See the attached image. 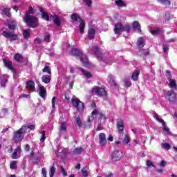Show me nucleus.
Instances as JSON below:
<instances>
[{"instance_id":"f257e3e1","label":"nucleus","mask_w":177,"mask_h":177,"mask_svg":"<svg viewBox=\"0 0 177 177\" xmlns=\"http://www.w3.org/2000/svg\"><path fill=\"white\" fill-rule=\"evenodd\" d=\"M71 53L74 56L79 57L80 62L84 64L85 67H92V63L89 62L86 55L82 54V51L80 50L78 48H72Z\"/></svg>"},{"instance_id":"f03ea898","label":"nucleus","mask_w":177,"mask_h":177,"mask_svg":"<svg viewBox=\"0 0 177 177\" xmlns=\"http://www.w3.org/2000/svg\"><path fill=\"white\" fill-rule=\"evenodd\" d=\"M91 53H93V55H95L98 60H100V62H104L107 64H111V62H110V60H107L104 58V57H103V54H102L97 46H95L92 48Z\"/></svg>"},{"instance_id":"7ed1b4c3","label":"nucleus","mask_w":177,"mask_h":177,"mask_svg":"<svg viewBox=\"0 0 177 177\" xmlns=\"http://www.w3.org/2000/svg\"><path fill=\"white\" fill-rule=\"evenodd\" d=\"M71 19L73 22H75V21L80 22L79 25V30L81 34H84V30H85V21L82 19H81V17H80L78 14L74 13L71 15Z\"/></svg>"},{"instance_id":"20e7f679","label":"nucleus","mask_w":177,"mask_h":177,"mask_svg":"<svg viewBox=\"0 0 177 177\" xmlns=\"http://www.w3.org/2000/svg\"><path fill=\"white\" fill-rule=\"evenodd\" d=\"M26 129H27V127L26 126H22L20 129L14 133L15 142L17 143L23 140L24 138V133H26Z\"/></svg>"},{"instance_id":"39448f33","label":"nucleus","mask_w":177,"mask_h":177,"mask_svg":"<svg viewBox=\"0 0 177 177\" xmlns=\"http://www.w3.org/2000/svg\"><path fill=\"white\" fill-rule=\"evenodd\" d=\"M24 21L26 23L28 27H31L32 28L38 27V24H39L38 22V18L35 17H25L24 18Z\"/></svg>"},{"instance_id":"423d86ee","label":"nucleus","mask_w":177,"mask_h":177,"mask_svg":"<svg viewBox=\"0 0 177 177\" xmlns=\"http://www.w3.org/2000/svg\"><path fill=\"white\" fill-rule=\"evenodd\" d=\"M73 106L75 107L77 111L79 113H82L84 111V109H85V106L84 105V102H81L78 98H73L71 99Z\"/></svg>"},{"instance_id":"0eeeda50","label":"nucleus","mask_w":177,"mask_h":177,"mask_svg":"<svg viewBox=\"0 0 177 177\" xmlns=\"http://www.w3.org/2000/svg\"><path fill=\"white\" fill-rule=\"evenodd\" d=\"M153 117L155 118V120H156V121H158V122L162 124V127H163V131L166 133V135H169V129L167 127L164 120H162V118H160V116L158 115V114L157 113H153Z\"/></svg>"},{"instance_id":"6e6552de","label":"nucleus","mask_w":177,"mask_h":177,"mask_svg":"<svg viewBox=\"0 0 177 177\" xmlns=\"http://www.w3.org/2000/svg\"><path fill=\"white\" fill-rule=\"evenodd\" d=\"M2 35L10 39V41H17V39H19V35L12 32L3 31L2 32Z\"/></svg>"},{"instance_id":"1a4fd4ad","label":"nucleus","mask_w":177,"mask_h":177,"mask_svg":"<svg viewBox=\"0 0 177 177\" xmlns=\"http://www.w3.org/2000/svg\"><path fill=\"white\" fill-rule=\"evenodd\" d=\"M93 115H96L97 118H100V120H104V118H106V115H103L102 113H100L97 110L95 109L92 112V115L90 116L88 119V122L93 121Z\"/></svg>"},{"instance_id":"9d476101","label":"nucleus","mask_w":177,"mask_h":177,"mask_svg":"<svg viewBox=\"0 0 177 177\" xmlns=\"http://www.w3.org/2000/svg\"><path fill=\"white\" fill-rule=\"evenodd\" d=\"M165 96L169 99V103H175L176 102V94L174 91H167L165 93Z\"/></svg>"},{"instance_id":"9b49d317","label":"nucleus","mask_w":177,"mask_h":177,"mask_svg":"<svg viewBox=\"0 0 177 177\" xmlns=\"http://www.w3.org/2000/svg\"><path fill=\"white\" fill-rule=\"evenodd\" d=\"M92 91L95 93V95H97L98 96H104L106 95V90L103 88H100L99 86H94L92 88Z\"/></svg>"},{"instance_id":"f8f14e48","label":"nucleus","mask_w":177,"mask_h":177,"mask_svg":"<svg viewBox=\"0 0 177 177\" xmlns=\"http://www.w3.org/2000/svg\"><path fill=\"white\" fill-rule=\"evenodd\" d=\"M122 157V151H115L111 154V158L113 161H119Z\"/></svg>"},{"instance_id":"ddd939ff","label":"nucleus","mask_w":177,"mask_h":177,"mask_svg":"<svg viewBox=\"0 0 177 177\" xmlns=\"http://www.w3.org/2000/svg\"><path fill=\"white\" fill-rule=\"evenodd\" d=\"M99 138V145L100 146L104 147L107 145V140L106 139V134L101 133L98 136Z\"/></svg>"},{"instance_id":"4468645a","label":"nucleus","mask_w":177,"mask_h":177,"mask_svg":"<svg viewBox=\"0 0 177 177\" xmlns=\"http://www.w3.org/2000/svg\"><path fill=\"white\" fill-rule=\"evenodd\" d=\"M38 88L39 89L37 90V92L39 93V96L43 99H45V97H46V89L41 84H38Z\"/></svg>"},{"instance_id":"2eb2a0df","label":"nucleus","mask_w":177,"mask_h":177,"mask_svg":"<svg viewBox=\"0 0 177 177\" xmlns=\"http://www.w3.org/2000/svg\"><path fill=\"white\" fill-rule=\"evenodd\" d=\"M20 153H21V147L18 146L11 156L12 160H17L19 156H20Z\"/></svg>"},{"instance_id":"dca6fc26","label":"nucleus","mask_w":177,"mask_h":177,"mask_svg":"<svg viewBox=\"0 0 177 177\" xmlns=\"http://www.w3.org/2000/svg\"><path fill=\"white\" fill-rule=\"evenodd\" d=\"M122 31H125V27L124 26H122L121 24H115V34H120V32H122Z\"/></svg>"},{"instance_id":"f3484780","label":"nucleus","mask_w":177,"mask_h":177,"mask_svg":"<svg viewBox=\"0 0 177 177\" xmlns=\"http://www.w3.org/2000/svg\"><path fill=\"white\" fill-rule=\"evenodd\" d=\"M26 89H28V91L35 92V82L32 80H29L26 82Z\"/></svg>"},{"instance_id":"a211bd4d","label":"nucleus","mask_w":177,"mask_h":177,"mask_svg":"<svg viewBox=\"0 0 177 177\" xmlns=\"http://www.w3.org/2000/svg\"><path fill=\"white\" fill-rule=\"evenodd\" d=\"M3 63H4L5 67L8 68V70H11V71H12V73L15 72V69L13 68V66H12V62H10V60H8V59H3Z\"/></svg>"},{"instance_id":"6ab92c4d","label":"nucleus","mask_w":177,"mask_h":177,"mask_svg":"<svg viewBox=\"0 0 177 177\" xmlns=\"http://www.w3.org/2000/svg\"><path fill=\"white\" fill-rule=\"evenodd\" d=\"M124 121L122 120H119L117 122V129L118 130V131L120 132V133H121V132H122V131H124Z\"/></svg>"},{"instance_id":"aec40b11","label":"nucleus","mask_w":177,"mask_h":177,"mask_svg":"<svg viewBox=\"0 0 177 177\" xmlns=\"http://www.w3.org/2000/svg\"><path fill=\"white\" fill-rule=\"evenodd\" d=\"M133 28L136 32H140V24H139V22L137 21H135L133 23Z\"/></svg>"},{"instance_id":"412c9836","label":"nucleus","mask_w":177,"mask_h":177,"mask_svg":"<svg viewBox=\"0 0 177 177\" xmlns=\"http://www.w3.org/2000/svg\"><path fill=\"white\" fill-rule=\"evenodd\" d=\"M108 81L109 82L111 86L113 88H117V83L115 82H114V77H113V75H109Z\"/></svg>"},{"instance_id":"4be33fe9","label":"nucleus","mask_w":177,"mask_h":177,"mask_svg":"<svg viewBox=\"0 0 177 177\" xmlns=\"http://www.w3.org/2000/svg\"><path fill=\"white\" fill-rule=\"evenodd\" d=\"M8 80H9V76H8L7 75H4L3 76V80L0 83V85L2 88H5L6 83L8 82Z\"/></svg>"},{"instance_id":"5701e85b","label":"nucleus","mask_w":177,"mask_h":177,"mask_svg":"<svg viewBox=\"0 0 177 177\" xmlns=\"http://www.w3.org/2000/svg\"><path fill=\"white\" fill-rule=\"evenodd\" d=\"M50 80H51L50 76L48 75H44L41 77V81L44 84H49V82H50Z\"/></svg>"},{"instance_id":"b1692460","label":"nucleus","mask_w":177,"mask_h":177,"mask_svg":"<svg viewBox=\"0 0 177 177\" xmlns=\"http://www.w3.org/2000/svg\"><path fill=\"white\" fill-rule=\"evenodd\" d=\"M52 18L53 19L54 24L56 26H60V17L59 15H54L52 16Z\"/></svg>"},{"instance_id":"393cba45","label":"nucleus","mask_w":177,"mask_h":177,"mask_svg":"<svg viewBox=\"0 0 177 177\" xmlns=\"http://www.w3.org/2000/svg\"><path fill=\"white\" fill-rule=\"evenodd\" d=\"M115 2V5H117L118 8H127V3H125L122 0H116Z\"/></svg>"},{"instance_id":"a878e982","label":"nucleus","mask_w":177,"mask_h":177,"mask_svg":"<svg viewBox=\"0 0 177 177\" xmlns=\"http://www.w3.org/2000/svg\"><path fill=\"white\" fill-rule=\"evenodd\" d=\"M16 26H17V24L15 20H10V22L8 23V27L10 30H15Z\"/></svg>"},{"instance_id":"bb28decb","label":"nucleus","mask_w":177,"mask_h":177,"mask_svg":"<svg viewBox=\"0 0 177 177\" xmlns=\"http://www.w3.org/2000/svg\"><path fill=\"white\" fill-rule=\"evenodd\" d=\"M34 8H32V6H30L28 10L26 12L25 17H32L30 15H34Z\"/></svg>"},{"instance_id":"cd10ccee","label":"nucleus","mask_w":177,"mask_h":177,"mask_svg":"<svg viewBox=\"0 0 177 177\" xmlns=\"http://www.w3.org/2000/svg\"><path fill=\"white\" fill-rule=\"evenodd\" d=\"M96 32V30L95 29L91 28L88 30V39H93L95 38V34Z\"/></svg>"},{"instance_id":"c85d7f7f","label":"nucleus","mask_w":177,"mask_h":177,"mask_svg":"<svg viewBox=\"0 0 177 177\" xmlns=\"http://www.w3.org/2000/svg\"><path fill=\"white\" fill-rule=\"evenodd\" d=\"M139 74H140L139 71H135L132 74L131 80H133V81H138L139 78Z\"/></svg>"},{"instance_id":"c756f323","label":"nucleus","mask_w":177,"mask_h":177,"mask_svg":"<svg viewBox=\"0 0 177 177\" xmlns=\"http://www.w3.org/2000/svg\"><path fill=\"white\" fill-rule=\"evenodd\" d=\"M59 132H66L67 131V124L65 122H63L60 124L59 126Z\"/></svg>"},{"instance_id":"7c9ffc66","label":"nucleus","mask_w":177,"mask_h":177,"mask_svg":"<svg viewBox=\"0 0 177 177\" xmlns=\"http://www.w3.org/2000/svg\"><path fill=\"white\" fill-rule=\"evenodd\" d=\"M169 86L172 89H176L177 85L176 82L172 79H169Z\"/></svg>"},{"instance_id":"2f4dec72","label":"nucleus","mask_w":177,"mask_h":177,"mask_svg":"<svg viewBox=\"0 0 177 177\" xmlns=\"http://www.w3.org/2000/svg\"><path fill=\"white\" fill-rule=\"evenodd\" d=\"M150 32L152 34V35H158V34L161 32V29L158 28H153L150 30Z\"/></svg>"},{"instance_id":"473e14b6","label":"nucleus","mask_w":177,"mask_h":177,"mask_svg":"<svg viewBox=\"0 0 177 177\" xmlns=\"http://www.w3.org/2000/svg\"><path fill=\"white\" fill-rule=\"evenodd\" d=\"M84 151V149L82 147L80 148H75L73 151V153L75 156H78L80 154H81V153H82V151Z\"/></svg>"},{"instance_id":"72a5a7b5","label":"nucleus","mask_w":177,"mask_h":177,"mask_svg":"<svg viewBox=\"0 0 177 177\" xmlns=\"http://www.w3.org/2000/svg\"><path fill=\"white\" fill-rule=\"evenodd\" d=\"M88 171H89V167H88V166H85L82 169V173L84 177L88 176Z\"/></svg>"},{"instance_id":"f704fd0d","label":"nucleus","mask_w":177,"mask_h":177,"mask_svg":"<svg viewBox=\"0 0 177 177\" xmlns=\"http://www.w3.org/2000/svg\"><path fill=\"white\" fill-rule=\"evenodd\" d=\"M40 12L41 13L42 19H44V20H46V21H49V15H48V13L44 12V10H41Z\"/></svg>"},{"instance_id":"c9c22d12","label":"nucleus","mask_w":177,"mask_h":177,"mask_svg":"<svg viewBox=\"0 0 177 177\" xmlns=\"http://www.w3.org/2000/svg\"><path fill=\"white\" fill-rule=\"evenodd\" d=\"M10 169H16V168H17V161H12L10 165Z\"/></svg>"},{"instance_id":"e433bc0d","label":"nucleus","mask_w":177,"mask_h":177,"mask_svg":"<svg viewBox=\"0 0 177 177\" xmlns=\"http://www.w3.org/2000/svg\"><path fill=\"white\" fill-rule=\"evenodd\" d=\"M162 5H165V6H169L171 5V1L169 0H158Z\"/></svg>"},{"instance_id":"4c0bfd02","label":"nucleus","mask_w":177,"mask_h":177,"mask_svg":"<svg viewBox=\"0 0 177 177\" xmlns=\"http://www.w3.org/2000/svg\"><path fill=\"white\" fill-rule=\"evenodd\" d=\"M31 32V30L27 29L23 32L24 38H28L30 37V33Z\"/></svg>"},{"instance_id":"58836bf2","label":"nucleus","mask_w":177,"mask_h":177,"mask_svg":"<svg viewBox=\"0 0 177 177\" xmlns=\"http://www.w3.org/2000/svg\"><path fill=\"white\" fill-rule=\"evenodd\" d=\"M82 73H83L84 75H85V77H86L87 78H91V77H92V74H91V73L84 70L83 68H80Z\"/></svg>"},{"instance_id":"ea45409f","label":"nucleus","mask_w":177,"mask_h":177,"mask_svg":"<svg viewBox=\"0 0 177 177\" xmlns=\"http://www.w3.org/2000/svg\"><path fill=\"white\" fill-rule=\"evenodd\" d=\"M25 127H26V129H25V133L27 132H30V130L33 131V129H35V126L34 124Z\"/></svg>"},{"instance_id":"a19ab883","label":"nucleus","mask_w":177,"mask_h":177,"mask_svg":"<svg viewBox=\"0 0 177 177\" xmlns=\"http://www.w3.org/2000/svg\"><path fill=\"white\" fill-rule=\"evenodd\" d=\"M55 172H56V168H55V167L51 166L50 168V177H53L55 176Z\"/></svg>"},{"instance_id":"79ce46f5","label":"nucleus","mask_w":177,"mask_h":177,"mask_svg":"<svg viewBox=\"0 0 177 177\" xmlns=\"http://www.w3.org/2000/svg\"><path fill=\"white\" fill-rule=\"evenodd\" d=\"M129 142H131V138L129 137V136H128V134H126L124 136L123 142L125 143V145H128Z\"/></svg>"},{"instance_id":"37998d69","label":"nucleus","mask_w":177,"mask_h":177,"mask_svg":"<svg viewBox=\"0 0 177 177\" xmlns=\"http://www.w3.org/2000/svg\"><path fill=\"white\" fill-rule=\"evenodd\" d=\"M139 53H140L142 56H147L149 55V50L141 49Z\"/></svg>"},{"instance_id":"c03bdc74","label":"nucleus","mask_w":177,"mask_h":177,"mask_svg":"<svg viewBox=\"0 0 177 177\" xmlns=\"http://www.w3.org/2000/svg\"><path fill=\"white\" fill-rule=\"evenodd\" d=\"M14 59H15V60H16V62H20V60H21V59H23V56H21V54L17 53V54H15Z\"/></svg>"},{"instance_id":"a18cd8bd","label":"nucleus","mask_w":177,"mask_h":177,"mask_svg":"<svg viewBox=\"0 0 177 177\" xmlns=\"http://www.w3.org/2000/svg\"><path fill=\"white\" fill-rule=\"evenodd\" d=\"M137 45L138 46H140V48H143V37H140L138 39V40L137 41Z\"/></svg>"},{"instance_id":"49530a36","label":"nucleus","mask_w":177,"mask_h":177,"mask_svg":"<svg viewBox=\"0 0 177 177\" xmlns=\"http://www.w3.org/2000/svg\"><path fill=\"white\" fill-rule=\"evenodd\" d=\"M86 6L91 8L92 6V0H82Z\"/></svg>"},{"instance_id":"de8ad7c7","label":"nucleus","mask_w":177,"mask_h":177,"mask_svg":"<svg viewBox=\"0 0 177 177\" xmlns=\"http://www.w3.org/2000/svg\"><path fill=\"white\" fill-rule=\"evenodd\" d=\"M44 41L45 42H50V34L46 33L44 36Z\"/></svg>"},{"instance_id":"09e8293b","label":"nucleus","mask_w":177,"mask_h":177,"mask_svg":"<svg viewBox=\"0 0 177 177\" xmlns=\"http://www.w3.org/2000/svg\"><path fill=\"white\" fill-rule=\"evenodd\" d=\"M3 13L6 14V16L10 17V8H4L3 10Z\"/></svg>"},{"instance_id":"8fccbe9b","label":"nucleus","mask_w":177,"mask_h":177,"mask_svg":"<svg viewBox=\"0 0 177 177\" xmlns=\"http://www.w3.org/2000/svg\"><path fill=\"white\" fill-rule=\"evenodd\" d=\"M53 109H56V97H53L51 100Z\"/></svg>"},{"instance_id":"3c124183","label":"nucleus","mask_w":177,"mask_h":177,"mask_svg":"<svg viewBox=\"0 0 177 177\" xmlns=\"http://www.w3.org/2000/svg\"><path fill=\"white\" fill-rule=\"evenodd\" d=\"M42 71L43 73H47V74H51L50 68L46 66L42 69Z\"/></svg>"},{"instance_id":"603ef678","label":"nucleus","mask_w":177,"mask_h":177,"mask_svg":"<svg viewBox=\"0 0 177 177\" xmlns=\"http://www.w3.org/2000/svg\"><path fill=\"white\" fill-rule=\"evenodd\" d=\"M76 122L78 127H82V121H81V118H80V117L76 118Z\"/></svg>"},{"instance_id":"864d4df0","label":"nucleus","mask_w":177,"mask_h":177,"mask_svg":"<svg viewBox=\"0 0 177 177\" xmlns=\"http://www.w3.org/2000/svg\"><path fill=\"white\" fill-rule=\"evenodd\" d=\"M162 147L166 149L167 150H169V149H171V145H169L167 142H165L162 145Z\"/></svg>"},{"instance_id":"5fc2aeb1","label":"nucleus","mask_w":177,"mask_h":177,"mask_svg":"<svg viewBox=\"0 0 177 177\" xmlns=\"http://www.w3.org/2000/svg\"><path fill=\"white\" fill-rule=\"evenodd\" d=\"M124 85H125V86H127V88H129V86H131V82L128 80H125Z\"/></svg>"},{"instance_id":"6e6d98bb","label":"nucleus","mask_w":177,"mask_h":177,"mask_svg":"<svg viewBox=\"0 0 177 177\" xmlns=\"http://www.w3.org/2000/svg\"><path fill=\"white\" fill-rule=\"evenodd\" d=\"M147 166L148 167H154V165L153 164V162L150 160H147L146 162Z\"/></svg>"},{"instance_id":"4d7b16f0","label":"nucleus","mask_w":177,"mask_h":177,"mask_svg":"<svg viewBox=\"0 0 177 177\" xmlns=\"http://www.w3.org/2000/svg\"><path fill=\"white\" fill-rule=\"evenodd\" d=\"M61 172L64 176H67V172H66L64 167H61Z\"/></svg>"},{"instance_id":"13d9d810","label":"nucleus","mask_w":177,"mask_h":177,"mask_svg":"<svg viewBox=\"0 0 177 177\" xmlns=\"http://www.w3.org/2000/svg\"><path fill=\"white\" fill-rule=\"evenodd\" d=\"M41 40L39 38H36L34 40V43L36 44V45H39V44H41Z\"/></svg>"},{"instance_id":"bf43d9fd","label":"nucleus","mask_w":177,"mask_h":177,"mask_svg":"<svg viewBox=\"0 0 177 177\" xmlns=\"http://www.w3.org/2000/svg\"><path fill=\"white\" fill-rule=\"evenodd\" d=\"M40 140H41V142H44V140H45V131H42Z\"/></svg>"},{"instance_id":"052dcab7","label":"nucleus","mask_w":177,"mask_h":177,"mask_svg":"<svg viewBox=\"0 0 177 177\" xmlns=\"http://www.w3.org/2000/svg\"><path fill=\"white\" fill-rule=\"evenodd\" d=\"M41 174L43 177H46V169L45 168L41 169Z\"/></svg>"},{"instance_id":"680f3d73","label":"nucleus","mask_w":177,"mask_h":177,"mask_svg":"<svg viewBox=\"0 0 177 177\" xmlns=\"http://www.w3.org/2000/svg\"><path fill=\"white\" fill-rule=\"evenodd\" d=\"M23 97H26V98H28L30 97V95H27V94H21L19 95V98L21 99Z\"/></svg>"},{"instance_id":"e2e57ef3","label":"nucleus","mask_w":177,"mask_h":177,"mask_svg":"<svg viewBox=\"0 0 177 177\" xmlns=\"http://www.w3.org/2000/svg\"><path fill=\"white\" fill-rule=\"evenodd\" d=\"M166 77H167V78L169 80H171V72H169V71H167L166 73Z\"/></svg>"},{"instance_id":"0e129e2a","label":"nucleus","mask_w":177,"mask_h":177,"mask_svg":"<svg viewBox=\"0 0 177 177\" xmlns=\"http://www.w3.org/2000/svg\"><path fill=\"white\" fill-rule=\"evenodd\" d=\"M160 167H165L167 165V162L162 160L160 163Z\"/></svg>"},{"instance_id":"69168bd1","label":"nucleus","mask_w":177,"mask_h":177,"mask_svg":"<svg viewBox=\"0 0 177 177\" xmlns=\"http://www.w3.org/2000/svg\"><path fill=\"white\" fill-rule=\"evenodd\" d=\"M168 46H163V50L165 52V53H167V52H168Z\"/></svg>"},{"instance_id":"338daca9","label":"nucleus","mask_w":177,"mask_h":177,"mask_svg":"<svg viewBox=\"0 0 177 177\" xmlns=\"http://www.w3.org/2000/svg\"><path fill=\"white\" fill-rule=\"evenodd\" d=\"M25 150L26 151H30V145L28 144L25 145Z\"/></svg>"},{"instance_id":"774afa93","label":"nucleus","mask_w":177,"mask_h":177,"mask_svg":"<svg viewBox=\"0 0 177 177\" xmlns=\"http://www.w3.org/2000/svg\"><path fill=\"white\" fill-rule=\"evenodd\" d=\"M104 176L105 177H111V176H113V174L112 173H106L105 174H104Z\"/></svg>"}]
</instances>
